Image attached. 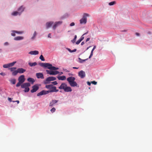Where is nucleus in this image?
<instances>
[{"label":"nucleus","mask_w":152,"mask_h":152,"mask_svg":"<svg viewBox=\"0 0 152 152\" xmlns=\"http://www.w3.org/2000/svg\"><path fill=\"white\" fill-rule=\"evenodd\" d=\"M40 66L44 67H46L50 70H46V72L47 74H49L50 75H55L59 74V72L57 71H53L52 70H58V68L56 67L52 66L51 64L48 63H41L40 64Z\"/></svg>","instance_id":"1"},{"label":"nucleus","mask_w":152,"mask_h":152,"mask_svg":"<svg viewBox=\"0 0 152 152\" xmlns=\"http://www.w3.org/2000/svg\"><path fill=\"white\" fill-rule=\"evenodd\" d=\"M45 88L50 90L49 91L42 90L37 94V96H39L47 94L50 92H56L58 91V90L56 89V87L54 86L52 84L46 85L45 86Z\"/></svg>","instance_id":"2"},{"label":"nucleus","mask_w":152,"mask_h":152,"mask_svg":"<svg viewBox=\"0 0 152 152\" xmlns=\"http://www.w3.org/2000/svg\"><path fill=\"white\" fill-rule=\"evenodd\" d=\"M60 89H63L66 92H71L72 91L71 88L69 86H67L65 83H62L60 86L58 87Z\"/></svg>","instance_id":"3"},{"label":"nucleus","mask_w":152,"mask_h":152,"mask_svg":"<svg viewBox=\"0 0 152 152\" xmlns=\"http://www.w3.org/2000/svg\"><path fill=\"white\" fill-rule=\"evenodd\" d=\"M56 80V78L55 77H50L46 78L44 81V83L45 84H48L50 83V81L55 80Z\"/></svg>","instance_id":"4"},{"label":"nucleus","mask_w":152,"mask_h":152,"mask_svg":"<svg viewBox=\"0 0 152 152\" xmlns=\"http://www.w3.org/2000/svg\"><path fill=\"white\" fill-rule=\"evenodd\" d=\"M88 16V14H84L83 18L80 20V23H86L87 16Z\"/></svg>","instance_id":"5"},{"label":"nucleus","mask_w":152,"mask_h":152,"mask_svg":"<svg viewBox=\"0 0 152 152\" xmlns=\"http://www.w3.org/2000/svg\"><path fill=\"white\" fill-rule=\"evenodd\" d=\"M16 63V61H14L12 63L4 64L3 65V67L4 68H8L10 67L13 66Z\"/></svg>","instance_id":"6"},{"label":"nucleus","mask_w":152,"mask_h":152,"mask_svg":"<svg viewBox=\"0 0 152 152\" xmlns=\"http://www.w3.org/2000/svg\"><path fill=\"white\" fill-rule=\"evenodd\" d=\"M78 75L81 78H84L86 76V74L85 72L81 70L78 73Z\"/></svg>","instance_id":"7"},{"label":"nucleus","mask_w":152,"mask_h":152,"mask_svg":"<svg viewBox=\"0 0 152 152\" xmlns=\"http://www.w3.org/2000/svg\"><path fill=\"white\" fill-rule=\"evenodd\" d=\"M31 84L28 83H25L21 85V87L22 88H25L28 87L30 86Z\"/></svg>","instance_id":"8"},{"label":"nucleus","mask_w":152,"mask_h":152,"mask_svg":"<svg viewBox=\"0 0 152 152\" xmlns=\"http://www.w3.org/2000/svg\"><path fill=\"white\" fill-rule=\"evenodd\" d=\"M32 89L31 90V93H34L36 92L39 89L38 86H37L34 85L32 86Z\"/></svg>","instance_id":"9"},{"label":"nucleus","mask_w":152,"mask_h":152,"mask_svg":"<svg viewBox=\"0 0 152 152\" xmlns=\"http://www.w3.org/2000/svg\"><path fill=\"white\" fill-rule=\"evenodd\" d=\"M36 76L38 78L44 79V77L43 74L42 73H38L36 74Z\"/></svg>","instance_id":"10"},{"label":"nucleus","mask_w":152,"mask_h":152,"mask_svg":"<svg viewBox=\"0 0 152 152\" xmlns=\"http://www.w3.org/2000/svg\"><path fill=\"white\" fill-rule=\"evenodd\" d=\"M25 80L24 76V75H21L18 78L19 81L22 83L24 82Z\"/></svg>","instance_id":"11"},{"label":"nucleus","mask_w":152,"mask_h":152,"mask_svg":"<svg viewBox=\"0 0 152 152\" xmlns=\"http://www.w3.org/2000/svg\"><path fill=\"white\" fill-rule=\"evenodd\" d=\"M75 78L73 77H70L68 78L67 79V81L69 83H70L75 80Z\"/></svg>","instance_id":"12"},{"label":"nucleus","mask_w":152,"mask_h":152,"mask_svg":"<svg viewBox=\"0 0 152 152\" xmlns=\"http://www.w3.org/2000/svg\"><path fill=\"white\" fill-rule=\"evenodd\" d=\"M58 101L56 100H52L49 103V106L50 107H52L54 104L57 103Z\"/></svg>","instance_id":"13"},{"label":"nucleus","mask_w":152,"mask_h":152,"mask_svg":"<svg viewBox=\"0 0 152 152\" xmlns=\"http://www.w3.org/2000/svg\"><path fill=\"white\" fill-rule=\"evenodd\" d=\"M18 73H23L26 71V70L22 68H19L17 69Z\"/></svg>","instance_id":"14"},{"label":"nucleus","mask_w":152,"mask_h":152,"mask_svg":"<svg viewBox=\"0 0 152 152\" xmlns=\"http://www.w3.org/2000/svg\"><path fill=\"white\" fill-rule=\"evenodd\" d=\"M29 53L31 55H37L39 53V52L37 50L31 51H30Z\"/></svg>","instance_id":"15"},{"label":"nucleus","mask_w":152,"mask_h":152,"mask_svg":"<svg viewBox=\"0 0 152 152\" xmlns=\"http://www.w3.org/2000/svg\"><path fill=\"white\" fill-rule=\"evenodd\" d=\"M23 39V37L21 36H18L14 38V40H21Z\"/></svg>","instance_id":"16"},{"label":"nucleus","mask_w":152,"mask_h":152,"mask_svg":"<svg viewBox=\"0 0 152 152\" xmlns=\"http://www.w3.org/2000/svg\"><path fill=\"white\" fill-rule=\"evenodd\" d=\"M57 78L59 80H64L66 79V77L65 76H58Z\"/></svg>","instance_id":"17"},{"label":"nucleus","mask_w":152,"mask_h":152,"mask_svg":"<svg viewBox=\"0 0 152 152\" xmlns=\"http://www.w3.org/2000/svg\"><path fill=\"white\" fill-rule=\"evenodd\" d=\"M70 85L72 87L77 86V83L74 81L69 83Z\"/></svg>","instance_id":"18"},{"label":"nucleus","mask_w":152,"mask_h":152,"mask_svg":"<svg viewBox=\"0 0 152 152\" xmlns=\"http://www.w3.org/2000/svg\"><path fill=\"white\" fill-rule=\"evenodd\" d=\"M53 23V22H51L47 23L46 24V27L47 28H49L52 25Z\"/></svg>","instance_id":"19"},{"label":"nucleus","mask_w":152,"mask_h":152,"mask_svg":"<svg viewBox=\"0 0 152 152\" xmlns=\"http://www.w3.org/2000/svg\"><path fill=\"white\" fill-rule=\"evenodd\" d=\"M96 48V46H94L93 49H92V50H91L90 55V56L89 57V58H91L92 56L93 55V51H94V50Z\"/></svg>","instance_id":"20"},{"label":"nucleus","mask_w":152,"mask_h":152,"mask_svg":"<svg viewBox=\"0 0 152 152\" xmlns=\"http://www.w3.org/2000/svg\"><path fill=\"white\" fill-rule=\"evenodd\" d=\"M12 14L13 16H16L18 15H20V13L18 11H15L12 12Z\"/></svg>","instance_id":"21"},{"label":"nucleus","mask_w":152,"mask_h":152,"mask_svg":"<svg viewBox=\"0 0 152 152\" xmlns=\"http://www.w3.org/2000/svg\"><path fill=\"white\" fill-rule=\"evenodd\" d=\"M24 8L23 6H21L18 10V11L20 13V14L24 10Z\"/></svg>","instance_id":"22"},{"label":"nucleus","mask_w":152,"mask_h":152,"mask_svg":"<svg viewBox=\"0 0 152 152\" xmlns=\"http://www.w3.org/2000/svg\"><path fill=\"white\" fill-rule=\"evenodd\" d=\"M29 65L31 66H34L37 65V64L36 62H35L34 63L29 62L28 63Z\"/></svg>","instance_id":"23"},{"label":"nucleus","mask_w":152,"mask_h":152,"mask_svg":"<svg viewBox=\"0 0 152 152\" xmlns=\"http://www.w3.org/2000/svg\"><path fill=\"white\" fill-rule=\"evenodd\" d=\"M27 80L30 82L32 83L33 84L34 82V80L33 78H28L27 79Z\"/></svg>","instance_id":"24"},{"label":"nucleus","mask_w":152,"mask_h":152,"mask_svg":"<svg viewBox=\"0 0 152 152\" xmlns=\"http://www.w3.org/2000/svg\"><path fill=\"white\" fill-rule=\"evenodd\" d=\"M10 82L12 84H14L16 83V80L15 79H12L10 80Z\"/></svg>","instance_id":"25"},{"label":"nucleus","mask_w":152,"mask_h":152,"mask_svg":"<svg viewBox=\"0 0 152 152\" xmlns=\"http://www.w3.org/2000/svg\"><path fill=\"white\" fill-rule=\"evenodd\" d=\"M18 73V70H15L13 72H12V75L13 76L16 75Z\"/></svg>","instance_id":"26"},{"label":"nucleus","mask_w":152,"mask_h":152,"mask_svg":"<svg viewBox=\"0 0 152 152\" xmlns=\"http://www.w3.org/2000/svg\"><path fill=\"white\" fill-rule=\"evenodd\" d=\"M16 69V67H12L10 68L9 69L10 70V71L13 72Z\"/></svg>","instance_id":"27"},{"label":"nucleus","mask_w":152,"mask_h":152,"mask_svg":"<svg viewBox=\"0 0 152 152\" xmlns=\"http://www.w3.org/2000/svg\"><path fill=\"white\" fill-rule=\"evenodd\" d=\"M77 35H75V37H74V39L72 40H71V42H72L73 43H74L75 42V41H76V39L77 38Z\"/></svg>","instance_id":"28"},{"label":"nucleus","mask_w":152,"mask_h":152,"mask_svg":"<svg viewBox=\"0 0 152 152\" xmlns=\"http://www.w3.org/2000/svg\"><path fill=\"white\" fill-rule=\"evenodd\" d=\"M36 35H37L36 32V31H35L34 32V33L33 34V37L31 38V39H34L35 38V37L36 36Z\"/></svg>","instance_id":"29"},{"label":"nucleus","mask_w":152,"mask_h":152,"mask_svg":"<svg viewBox=\"0 0 152 152\" xmlns=\"http://www.w3.org/2000/svg\"><path fill=\"white\" fill-rule=\"evenodd\" d=\"M116 3V2L115 1H113L111 2H110L109 3V5L111 6L113 5L114 4H115Z\"/></svg>","instance_id":"30"},{"label":"nucleus","mask_w":152,"mask_h":152,"mask_svg":"<svg viewBox=\"0 0 152 152\" xmlns=\"http://www.w3.org/2000/svg\"><path fill=\"white\" fill-rule=\"evenodd\" d=\"M29 88H28V87L25 88L24 91L25 92H27L29 91Z\"/></svg>","instance_id":"31"},{"label":"nucleus","mask_w":152,"mask_h":152,"mask_svg":"<svg viewBox=\"0 0 152 152\" xmlns=\"http://www.w3.org/2000/svg\"><path fill=\"white\" fill-rule=\"evenodd\" d=\"M39 58L42 61H44L45 59L42 55H41L40 57Z\"/></svg>","instance_id":"32"},{"label":"nucleus","mask_w":152,"mask_h":152,"mask_svg":"<svg viewBox=\"0 0 152 152\" xmlns=\"http://www.w3.org/2000/svg\"><path fill=\"white\" fill-rule=\"evenodd\" d=\"M22 83H21V82L19 81V82L16 85V86L17 87H18L21 85V84Z\"/></svg>","instance_id":"33"},{"label":"nucleus","mask_w":152,"mask_h":152,"mask_svg":"<svg viewBox=\"0 0 152 152\" xmlns=\"http://www.w3.org/2000/svg\"><path fill=\"white\" fill-rule=\"evenodd\" d=\"M56 110V109L55 107H53L50 110V111L52 113H53Z\"/></svg>","instance_id":"34"},{"label":"nucleus","mask_w":152,"mask_h":152,"mask_svg":"<svg viewBox=\"0 0 152 152\" xmlns=\"http://www.w3.org/2000/svg\"><path fill=\"white\" fill-rule=\"evenodd\" d=\"M14 32L18 34H22L23 33V32L22 31H14Z\"/></svg>","instance_id":"35"},{"label":"nucleus","mask_w":152,"mask_h":152,"mask_svg":"<svg viewBox=\"0 0 152 152\" xmlns=\"http://www.w3.org/2000/svg\"><path fill=\"white\" fill-rule=\"evenodd\" d=\"M58 26V25L56 23H55L54 25L53 26V29H55L57 27V26Z\"/></svg>","instance_id":"36"},{"label":"nucleus","mask_w":152,"mask_h":152,"mask_svg":"<svg viewBox=\"0 0 152 152\" xmlns=\"http://www.w3.org/2000/svg\"><path fill=\"white\" fill-rule=\"evenodd\" d=\"M79 59L81 61H80V63H83V62L85 61L86 60H87L88 59V58H87L86 59L83 60V59H81L80 58H79Z\"/></svg>","instance_id":"37"},{"label":"nucleus","mask_w":152,"mask_h":152,"mask_svg":"<svg viewBox=\"0 0 152 152\" xmlns=\"http://www.w3.org/2000/svg\"><path fill=\"white\" fill-rule=\"evenodd\" d=\"M62 21H59L56 22V23L58 25L61 24L62 23Z\"/></svg>","instance_id":"38"},{"label":"nucleus","mask_w":152,"mask_h":152,"mask_svg":"<svg viewBox=\"0 0 152 152\" xmlns=\"http://www.w3.org/2000/svg\"><path fill=\"white\" fill-rule=\"evenodd\" d=\"M81 42V41L80 40V39H79L76 42V44L77 45H78Z\"/></svg>","instance_id":"39"},{"label":"nucleus","mask_w":152,"mask_h":152,"mask_svg":"<svg viewBox=\"0 0 152 152\" xmlns=\"http://www.w3.org/2000/svg\"><path fill=\"white\" fill-rule=\"evenodd\" d=\"M14 31H12V33H11V35L12 36H15V33H16L15 32H14Z\"/></svg>","instance_id":"40"},{"label":"nucleus","mask_w":152,"mask_h":152,"mask_svg":"<svg viewBox=\"0 0 152 152\" xmlns=\"http://www.w3.org/2000/svg\"><path fill=\"white\" fill-rule=\"evenodd\" d=\"M91 83H92L93 84H94L95 85H96L97 84V82H96L95 81H91Z\"/></svg>","instance_id":"41"},{"label":"nucleus","mask_w":152,"mask_h":152,"mask_svg":"<svg viewBox=\"0 0 152 152\" xmlns=\"http://www.w3.org/2000/svg\"><path fill=\"white\" fill-rule=\"evenodd\" d=\"M52 83L53 85H57V84H58V83H57V82L56 81H54V82H52Z\"/></svg>","instance_id":"42"},{"label":"nucleus","mask_w":152,"mask_h":152,"mask_svg":"<svg viewBox=\"0 0 152 152\" xmlns=\"http://www.w3.org/2000/svg\"><path fill=\"white\" fill-rule=\"evenodd\" d=\"M84 39V37L83 36V35L79 39L80 40L82 41L83 39Z\"/></svg>","instance_id":"43"},{"label":"nucleus","mask_w":152,"mask_h":152,"mask_svg":"<svg viewBox=\"0 0 152 152\" xmlns=\"http://www.w3.org/2000/svg\"><path fill=\"white\" fill-rule=\"evenodd\" d=\"M75 25V23L74 22H72L70 24V26H74Z\"/></svg>","instance_id":"44"},{"label":"nucleus","mask_w":152,"mask_h":152,"mask_svg":"<svg viewBox=\"0 0 152 152\" xmlns=\"http://www.w3.org/2000/svg\"><path fill=\"white\" fill-rule=\"evenodd\" d=\"M0 74L2 76H4L6 75V74L3 72H1L0 73Z\"/></svg>","instance_id":"45"},{"label":"nucleus","mask_w":152,"mask_h":152,"mask_svg":"<svg viewBox=\"0 0 152 152\" xmlns=\"http://www.w3.org/2000/svg\"><path fill=\"white\" fill-rule=\"evenodd\" d=\"M63 70L64 71H66V72H69V71H68V70H67L66 69H63Z\"/></svg>","instance_id":"46"},{"label":"nucleus","mask_w":152,"mask_h":152,"mask_svg":"<svg viewBox=\"0 0 152 152\" xmlns=\"http://www.w3.org/2000/svg\"><path fill=\"white\" fill-rule=\"evenodd\" d=\"M91 83H90V82H88H88H87V84H88V85L89 86H90L91 85Z\"/></svg>","instance_id":"47"},{"label":"nucleus","mask_w":152,"mask_h":152,"mask_svg":"<svg viewBox=\"0 0 152 152\" xmlns=\"http://www.w3.org/2000/svg\"><path fill=\"white\" fill-rule=\"evenodd\" d=\"M8 100L10 102H12L13 101H12V99L11 98H8Z\"/></svg>","instance_id":"48"},{"label":"nucleus","mask_w":152,"mask_h":152,"mask_svg":"<svg viewBox=\"0 0 152 152\" xmlns=\"http://www.w3.org/2000/svg\"><path fill=\"white\" fill-rule=\"evenodd\" d=\"M76 50H77V49H75L73 50H72L71 53L72 52H75L76 51Z\"/></svg>","instance_id":"49"},{"label":"nucleus","mask_w":152,"mask_h":152,"mask_svg":"<svg viewBox=\"0 0 152 152\" xmlns=\"http://www.w3.org/2000/svg\"><path fill=\"white\" fill-rule=\"evenodd\" d=\"M4 45H8V43L7 42H5L4 44Z\"/></svg>","instance_id":"50"},{"label":"nucleus","mask_w":152,"mask_h":152,"mask_svg":"<svg viewBox=\"0 0 152 152\" xmlns=\"http://www.w3.org/2000/svg\"><path fill=\"white\" fill-rule=\"evenodd\" d=\"M12 102H16L18 104L19 103V101L18 100H16L15 101H13Z\"/></svg>","instance_id":"51"},{"label":"nucleus","mask_w":152,"mask_h":152,"mask_svg":"<svg viewBox=\"0 0 152 152\" xmlns=\"http://www.w3.org/2000/svg\"><path fill=\"white\" fill-rule=\"evenodd\" d=\"M50 35H51L50 34H50H48V37L49 38H51Z\"/></svg>","instance_id":"52"},{"label":"nucleus","mask_w":152,"mask_h":152,"mask_svg":"<svg viewBox=\"0 0 152 152\" xmlns=\"http://www.w3.org/2000/svg\"><path fill=\"white\" fill-rule=\"evenodd\" d=\"M90 38H87L86 40V42H87L89 40Z\"/></svg>","instance_id":"53"},{"label":"nucleus","mask_w":152,"mask_h":152,"mask_svg":"<svg viewBox=\"0 0 152 152\" xmlns=\"http://www.w3.org/2000/svg\"><path fill=\"white\" fill-rule=\"evenodd\" d=\"M136 34L137 36H139L140 35L139 34V33H136Z\"/></svg>","instance_id":"54"},{"label":"nucleus","mask_w":152,"mask_h":152,"mask_svg":"<svg viewBox=\"0 0 152 152\" xmlns=\"http://www.w3.org/2000/svg\"><path fill=\"white\" fill-rule=\"evenodd\" d=\"M67 50L70 52L71 53V52H72V50H70V49L69 48H67Z\"/></svg>","instance_id":"55"},{"label":"nucleus","mask_w":152,"mask_h":152,"mask_svg":"<svg viewBox=\"0 0 152 152\" xmlns=\"http://www.w3.org/2000/svg\"><path fill=\"white\" fill-rule=\"evenodd\" d=\"M84 44V42H81V45H83Z\"/></svg>","instance_id":"56"},{"label":"nucleus","mask_w":152,"mask_h":152,"mask_svg":"<svg viewBox=\"0 0 152 152\" xmlns=\"http://www.w3.org/2000/svg\"><path fill=\"white\" fill-rule=\"evenodd\" d=\"M73 68L74 69H78V67H73Z\"/></svg>","instance_id":"57"},{"label":"nucleus","mask_w":152,"mask_h":152,"mask_svg":"<svg viewBox=\"0 0 152 152\" xmlns=\"http://www.w3.org/2000/svg\"><path fill=\"white\" fill-rule=\"evenodd\" d=\"M59 74L60 75H61L63 74V73L62 72H59Z\"/></svg>","instance_id":"58"},{"label":"nucleus","mask_w":152,"mask_h":152,"mask_svg":"<svg viewBox=\"0 0 152 152\" xmlns=\"http://www.w3.org/2000/svg\"><path fill=\"white\" fill-rule=\"evenodd\" d=\"M91 47V46H89V47H88L87 48V49H86V50H88V49H89L90 47Z\"/></svg>","instance_id":"59"},{"label":"nucleus","mask_w":152,"mask_h":152,"mask_svg":"<svg viewBox=\"0 0 152 152\" xmlns=\"http://www.w3.org/2000/svg\"><path fill=\"white\" fill-rule=\"evenodd\" d=\"M88 32H86V33H85L84 34H83V35H85V34H87V33H88Z\"/></svg>","instance_id":"60"},{"label":"nucleus","mask_w":152,"mask_h":152,"mask_svg":"<svg viewBox=\"0 0 152 152\" xmlns=\"http://www.w3.org/2000/svg\"><path fill=\"white\" fill-rule=\"evenodd\" d=\"M72 75V74H69V75Z\"/></svg>","instance_id":"61"},{"label":"nucleus","mask_w":152,"mask_h":152,"mask_svg":"<svg viewBox=\"0 0 152 152\" xmlns=\"http://www.w3.org/2000/svg\"><path fill=\"white\" fill-rule=\"evenodd\" d=\"M1 51V49H0V52Z\"/></svg>","instance_id":"62"},{"label":"nucleus","mask_w":152,"mask_h":152,"mask_svg":"<svg viewBox=\"0 0 152 152\" xmlns=\"http://www.w3.org/2000/svg\"><path fill=\"white\" fill-rule=\"evenodd\" d=\"M89 89H90V87H89Z\"/></svg>","instance_id":"63"}]
</instances>
